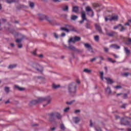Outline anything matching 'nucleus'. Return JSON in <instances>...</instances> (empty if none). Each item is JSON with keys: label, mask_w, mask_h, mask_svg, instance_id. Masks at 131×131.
Segmentation results:
<instances>
[{"label": "nucleus", "mask_w": 131, "mask_h": 131, "mask_svg": "<svg viewBox=\"0 0 131 131\" xmlns=\"http://www.w3.org/2000/svg\"><path fill=\"white\" fill-rule=\"evenodd\" d=\"M77 18H78V16H77V15H72L71 16V20H73V21H75V20H76Z\"/></svg>", "instance_id": "obj_25"}, {"label": "nucleus", "mask_w": 131, "mask_h": 131, "mask_svg": "<svg viewBox=\"0 0 131 131\" xmlns=\"http://www.w3.org/2000/svg\"><path fill=\"white\" fill-rule=\"evenodd\" d=\"M121 124L122 125H129L130 126H131L130 122L126 120L125 118H122L121 120Z\"/></svg>", "instance_id": "obj_7"}, {"label": "nucleus", "mask_w": 131, "mask_h": 131, "mask_svg": "<svg viewBox=\"0 0 131 131\" xmlns=\"http://www.w3.org/2000/svg\"><path fill=\"white\" fill-rule=\"evenodd\" d=\"M119 26H121V24H119L118 25L114 27V29L115 30L118 29V28H119Z\"/></svg>", "instance_id": "obj_44"}, {"label": "nucleus", "mask_w": 131, "mask_h": 131, "mask_svg": "<svg viewBox=\"0 0 131 131\" xmlns=\"http://www.w3.org/2000/svg\"><path fill=\"white\" fill-rule=\"evenodd\" d=\"M5 91L6 93H10V88L5 87Z\"/></svg>", "instance_id": "obj_39"}, {"label": "nucleus", "mask_w": 131, "mask_h": 131, "mask_svg": "<svg viewBox=\"0 0 131 131\" xmlns=\"http://www.w3.org/2000/svg\"><path fill=\"white\" fill-rule=\"evenodd\" d=\"M74 102H75V100H72L71 102H67L66 103L67 104V105H72V104H73Z\"/></svg>", "instance_id": "obj_40"}, {"label": "nucleus", "mask_w": 131, "mask_h": 131, "mask_svg": "<svg viewBox=\"0 0 131 131\" xmlns=\"http://www.w3.org/2000/svg\"><path fill=\"white\" fill-rule=\"evenodd\" d=\"M81 39V38L80 37H78L77 36H75L74 37H72L69 40V42H73V43H75L77 41H80V40Z\"/></svg>", "instance_id": "obj_5"}, {"label": "nucleus", "mask_w": 131, "mask_h": 131, "mask_svg": "<svg viewBox=\"0 0 131 131\" xmlns=\"http://www.w3.org/2000/svg\"><path fill=\"white\" fill-rule=\"evenodd\" d=\"M10 46L12 48H14V47H15V44H14V43H10Z\"/></svg>", "instance_id": "obj_62"}, {"label": "nucleus", "mask_w": 131, "mask_h": 131, "mask_svg": "<svg viewBox=\"0 0 131 131\" xmlns=\"http://www.w3.org/2000/svg\"><path fill=\"white\" fill-rule=\"evenodd\" d=\"M38 57L39 58H43V55L42 54H40Z\"/></svg>", "instance_id": "obj_64"}, {"label": "nucleus", "mask_w": 131, "mask_h": 131, "mask_svg": "<svg viewBox=\"0 0 131 131\" xmlns=\"http://www.w3.org/2000/svg\"><path fill=\"white\" fill-rule=\"evenodd\" d=\"M6 1L7 4H13V3H15V2H16L15 0H6Z\"/></svg>", "instance_id": "obj_30"}, {"label": "nucleus", "mask_w": 131, "mask_h": 131, "mask_svg": "<svg viewBox=\"0 0 131 131\" xmlns=\"http://www.w3.org/2000/svg\"><path fill=\"white\" fill-rule=\"evenodd\" d=\"M68 10H69V7L68 5H66L62 8V10L63 11V12H68Z\"/></svg>", "instance_id": "obj_24"}, {"label": "nucleus", "mask_w": 131, "mask_h": 131, "mask_svg": "<svg viewBox=\"0 0 131 131\" xmlns=\"http://www.w3.org/2000/svg\"><path fill=\"white\" fill-rule=\"evenodd\" d=\"M127 105V104L125 103L121 106V108H123V109H125V106Z\"/></svg>", "instance_id": "obj_49"}, {"label": "nucleus", "mask_w": 131, "mask_h": 131, "mask_svg": "<svg viewBox=\"0 0 131 131\" xmlns=\"http://www.w3.org/2000/svg\"><path fill=\"white\" fill-rule=\"evenodd\" d=\"M97 59H98V57H94L93 58L90 59V62H91V63H93V62H95V61H96Z\"/></svg>", "instance_id": "obj_37"}, {"label": "nucleus", "mask_w": 131, "mask_h": 131, "mask_svg": "<svg viewBox=\"0 0 131 131\" xmlns=\"http://www.w3.org/2000/svg\"><path fill=\"white\" fill-rule=\"evenodd\" d=\"M38 18L39 20H45V19H41L40 18H42L43 16H46L45 14H42L40 13L38 14Z\"/></svg>", "instance_id": "obj_31"}, {"label": "nucleus", "mask_w": 131, "mask_h": 131, "mask_svg": "<svg viewBox=\"0 0 131 131\" xmlns=\"http://www.w3.org/2000/svg\"><path fill=\"white\" fill-rule=\"evenodd\" d=\"M86 12H88V15L91 16V17H94V11L90 6L86 7L85 9Z\"/></svg>", "instance_id": "obj_6"}, {"label": "nucleus", "mask_w": 131, "mask_h": 131, "mask_svg": "<svg viewBox=\"0 0 131 131\" xmlns=\"http://www.w3.org/2000/svg\"><path fill=\"white\" fill-rule=\"evenodd\" d=\"M129 74V73H124L123 74H122V75L123 76H128V75Z\"/></svg>", "instance_id": "obj_52"}, {"label": "nucleus", "mask_w": 131, "mask_h": 131, "mask_svg": "<svg viewBox=\"0 0 131 131\" xmlns=\"http://www.w3.org/2000/svg\"><path fill=\"white\" fill-rule=\"evenodd\" d=\"M83 71L86 73H91V72H92V70H89V69H84Z\"/></svg>", "instance_id": "obj_29"}, {"label": "nucleus", "mask_w": 131, "mask_h": 131, "mask_svg": "<svg viewBox=\"0 0 131 131\" xmlns=\"http://www.w3.org/2000/svg\"><path fill=\"white\" fill-rule=\"evenodd\" d=\"M84 21H85V19H82L81 20L79 21V24H82V23H83V22H84Z\"/></svg>", "instance_id": "obj_57"}, {"label": "nucleus", "mask_w": 131, "mask_h": 131, "mask_svg": "<svg viewBox=\"0 0 131 131\" xmlns=\"http://www.w3.org/2000/svg\"><path fill=\"white\" fill-rule=\"evenodd\" d=\"M17 67V64H10L8 67V69H14V68H16Z\"/></svg>", "instance_id": "obj_19"}, {"label": "nucleus", "mask_w": 131, "mask_h": 131, "mask_svg": "<svg viewBox=\"0 0 131 131\" xmlns=\"http://www.w3.org/2000/svg\"><path fill=\"white\" fill-rule=\"evenodd\" d=\"M60 128L62 130H65V129H66V127L64 125V124H60Z\"/></svg>", "instance_id": "obj_36"}, {"label": "nucleus", "mask_w": 131, "mask_h": 131, "mask_svg": "<svg viewBox=\"0 0 131 131\" xmlns=\"http://www.w3.org/2000/svg\"><path fill=\"white\" fill-rule=\"evenodd\" d=\"M104 51L105 53H108V52L109 51V49L108 48L104 47Z\"/></svg>", "instance_id": "obj_46"}, {"label": "nucleus", "mask_w": 131, "mask_h": 131, "mask_svg": "<svg viewBox=\"0 0 131 131\" xmlns=\"http://www.w3.org/2000/svg\"><path fill=\"white\" fill-rule=\"evenodd\" d=\"M84 47L86 48V49H88V50L91 53H92L94 54V49H93V47L91 46V45L89 43H84Z\"/></svg>", "instance_id": "obj_8"}, {"label": "nucleus", "mask_w": 131, "mask_h": 131, "mask_svg": "<svg viewBox=\"0 0 131 131\" xmlns=\"http://www.w3.org/2000/svg\"><path fill=\"white\" fill-rule=\"evenodd\" d=\"M124 51L127 56H129V54H130V50H128V48L125 47Z\"/></svg>", "instance_id": "obj_23"}, {"label": "nucleus", "mask_w": 131, "mask_h": 131, "mask_svg": "<svg viewBox=\"0 0 131 131\" xmlns=\"http://www.w3.org/2000/svg\"><path fill=\"white\" fill-rule=\"evenodd\" d=\"M29 5L31 9H33L34 8V3H33V2H29Z\"/></svg>", "instance_id": "obj_26"}, {"label": "nucleus", "mask_w": 131, "mask_h": 131, "mask_svg": "<svg viewBox=\"0 0 131 131\" xmlns=\"http://www.w3.org/2000/svg\"><path fill=\"white\" fill-rule=\"evenodd\" d=\"M52 88L53 89H54V90H57V89H59L60 88H61V85H57L55 83H53L52 84Z\"/></svg>", "instance_id": "obj_20"}, {"label": "nucleus", "mask_w": 131, "mask_h": 131, "mask_svg": "<svg viewBox=\"0 0 131 131\" xmlns=\"http://www.w3.org/2000/svg\"><path fill=\"white\" fill-rule=\"evenodd\" d=\"M79 8L78 6H74L73 7L72 12L74 13H78Z\"/></svg>", "instance_id": "obj_17"}, {"label": "nucleus", "mask_w": 131, "mask_h": 131, "mask_svg": "<svg viewBox=\"0 0 131 131\" xmlns=\"http://www.w3.org/2000/svg\"><path fill=\"white\" fill-rule=\"evenodd\" d=\"M100 74V78L101 79H102V80H104V72H99Z\"/></svg>", "instance_id": "obj_28"}, {"label": "nucleus", "mask_w": 131, "mask_h": 131, "mask_svg": "<svg viewBox=\"0 0 131 131\" xmlns=\"http://www.w3.org/2000/svg\"><path fill=\"white\" fill-rule=\"evenodd\" d=\"M75 113L76 114H77V113H79L80 112V110H75Z\"/></svg>", "instance_id": "obj_56"}, {"label": "nucleus", "mask_w": 131, "mask_h": 131, "mask_svg": "<svg viewBox=\"0 0 131 131\" xmlns=\"http://www.w3.org/2000/svg\"><path fill=\"white\" fill-rule=\"evenodd\" d=\"M99 58L100 59L101 61H103L104 60V57H103L102 56H100Z\"/></svg>", "instance_id": "obj_61"}, {"label": "nucleus", "mask_w": 131, "mask_h": 131, "mask_svg": "<svg viewBox=\"0 0 131 131\" xmlns=\"http://www.w3.org/2000/svg\"><path fill=\"white\" fill-rule=\"evenodd\" d=\"M67 49H69V50H70L71 51H75L76 48H75V47L72 46V45H70V46H68L67 47Z\"/></svg>", "instance_id": "obj_22"}, {"label": "nucleus", "mask_w": 131, "mask_h": 131, "mask_svg": "<svg viewBox=\"0 0 131 131\" xmlns=\"http://www.w3.org/2000/svg\"><path fill=\"white\" fill-rule=\"evenodd\" d=\"M54 3H60L62 2V0H52Z\"/></svg>", "instance_id": "obj_53"}, {"label": "nucleus", "mask_w": 131, "mask_h": 131, "mask_svg": "<svg viewBox=\"0 0 131 131\" xmlns=\"http://www.w3.org/2000/svg\"><path fill=\"white\" fill-rule=\"evenodd\" d=\"M130 24H131V19H129L127 23H125L124 25L125 26H129Z\"/></svg>", "instance_id": "obj_32"}, {"label": "nucleus", "mask_w": 131, "mask_h": 131, "mask_svg": "<svg viewBox=\"0 0 131 131\" xmlns=\"http://www.w3.org/2000/svg\"><path fill=\"white\" fill-rule=\"evenodd\" d=\"M95 28L96 30H98L99 33H101V34L103 33V31L102 30V28H101V26H100V25H99L98 24H96Z\"/></svg>", "instance_id": "obj_10"}, {"label": "nucleus", "mask_w": 131, "mask_h": 131, "mask_svg": "<svg viewBox=\"0 0 131 131\" xmlns=\"http://www.w3.org/2000/svg\"><path fill=\"white\" fill-rule=\"evenodd\" d=\"M17 46L18 49H22V47L23 45H22V41H23V39L25 38V36L24 35L21 34L20 33H17Z\"/></svg>", "instance_id": "obj_3"}, {"label": "nucleus", "mask_w": 131, "mask_h": 131, "mask_svg": "<svg viewBox=\"0 0 131 131\" xmlns=\"http://www.w3.org/2000/svg\"><path fill=\"white\" fill-rule=\"evenodd\" d=\"M60 30L66 31V32H69L70 31L69 29L66 28H60Z\"/></svg>", "instance_id": "obj_35"}, {"label": "nucleus", "mask_w": 131, "mask_h": 131, "mask_svg": "<svg viewBox=\"0 0 131 131\" xmlns=\"http://www.w3.org/2000/svg\"><path fill=\"white\" fill-rule=\"evenodd\" d=\"M126 44L128 45H131V38H128V40L126 41Z\"/></svg>", "instance_id": "obj_38"}, {"label": "nucleus", "mask_w": 131, "mask_h": 131, "mask_svg": "<svg viewBox=\"0 0 131 131\" xmlns=\"http://www.w3.org/2000/svg\"><path fill=\"white\" fill-rule=\"evenodd\" d=\"M46 101H48V103L50 104L52 101V98L50 96L46 97H39L37 100L31 101L29 104V105L31 107L32 106H34V105L38 104V103H42V102H46Z\"/></svg>", "instance_id": "obj_1"}, {"label": "nucleus", "mask_w": 131, "mask_h": 131, "mask_svg": "<svg viewBox=\"0 0 131 131\" xmlns=\"http://www.w3.org/2000/svg\"><path fill=\"white\" fill-rule=\"evenodd\" d=\"M105 79H106L107 84H112V83H114V81H113L110 78H105Z\"/></svg>", "instance_id": "obj_15"}, {"label": "nucleus", "mask_w": 131, "mask_h": 131, "mask_svg": "<svg viewBox=\"0 0 131 131\" xmlns=\"http://www.w3.org/2000/svg\"><path fill=\"white\" fill-rule=\"evenodd\" d=\"M56 129V128L55 127H51L50 128V130L51 131H54Z\"/></svg>", "instance_id": "obj_58"}, {"label": "nucleus", "mask_w": 131, "mask_h": 131, "mask_svg": "<svg viewBox=\"0 0 131 131\" xmlns=\"http://www.w3.org/2000/svg\"><path fill=\"white\" fill-rule=\"evenodd\" d=\"M77 86L75 83H71L68 86V91L71 95L72 94H75L76 93V89Z\"/></svg>", "instance_id": "obj_4"}, {"label": "nucleus", "mask_w": 131, "mask_h": 131, "mask_svg": "<svg viewBox=\"0 0 131 131\" xmlns=\"http://www.w3.org/2000/svg\"><path fill=\"white\" fill-rule=\"evenodd\" d=\"M105 91L108 95H111L112 94V90H111V88L110 87L107 86L105 89Z\"/></svg>", "instance_id": "obj_13"}, {"label": "nucleus", "mask_w": 131, "mask_h": 131, "mask_svg": "<svg viewBox=\"0 0 131 131\" xmlns=\"http://www.w3.org/2000/svg\"><path fill=\"white\" fill-rule=\"evenodd\" d=\"M94 39L95 40V41H99V39H100V37H99V35H96L94 36Z\"/></svg>", "instance_id": "obj_34"}, {"label": "nucleus", "mask_w": 131, "mask_h": 131, "mask_svg": "<svg viewBox=\"0 0 131 131\" xmlns=\"http://www.w3.org/2000/svg\"><path fill=\"white\" fill-rule=\"evenodd\" d=\"M48 116L50 121H54L55 118H56L58 120H61L62 117V115L58 112L50 113L48 114Z\"/></svg>", "instance_id": "obj_2"}, {"label": "nucleus", "mask_w": 131, "mask_h": 131, "mask_svg": "<svg viewBox=\"0 0 131 131\" xmlns=\"http://www.w3.org/2000/svg\"><path fill=\"white\" fill-rule=\"evenodd\" d=\"M75 52H77V53H81V50L76 48Z\"/></svg>", "instance_id": "obj_54"}, {"label": "nucleus", "mask_w": 131, "mask_h": 131, "mask_svg": "<svg viewBox=\"0 0 131 131\" xmlns=\"http://www.w3.org/2000/svg\"><path fill=\"white\" fill-rule=\"evenodd\" d=\"M69 110H70V107H66L64 110V112L67 113V112H68V111H69Z\"/></svg>", "instance_id": "obj_42"}, {"label": "nucleus", "mask_w": 131, "mask_h": 131, "mask_svg": "<svg viewBox=\"0 0 131 131\" xmlns=\"http://www.w3.org/2000/svg\"><path fill=\"white\" fill-rule=\"evenodd\" d=\"M85 27L86 28V29H91L92 28V27L91 26V23L87 22L85 25Z\"/></svg>", "instance_id": "obj_21"}, {"label": "nucleus", "mask_w": 131, "mask_h": 131, "mask_svg": "<svg viewBox=\"0 0 131 131\" xmlns=\"http://www.w3.org/2000/svg\"><path fill=\"white\" fill-rule=\"evenodd\" d=\"M113 56L114 57L115 59H118V58H119V56L116 54H113Z\"/></svg>", "instance_id": "obj_51"}, {"label": "nucleus", "mask_w": 131, "mask_h": 131, "mask_svg": "<svg viewBox=\"0 0 131 131\" xmlns=\"http://www.w3.org/2000/svg\"><path fill=\"white\" fill-rule=\"evenodd\" d=\"M65 35H66V34H65L64 33H63L61 34V36L62 37H64V36H65Z\"/></svg>", "instance_id": "obj_60"}, {"label": "nucleus", "mask_w": 131, "mask_h": 131, "mask_svg": "<svg viewBox=\"0 0 131 131\" xmlns=\"http://www.w3.org/2000/svg\"><path fill=\"white\" fill-rule=\"evenodd\" d=\"M81 18L83 20H86V15L85 14V12L82 11L81 13Z\"/></svg>", "instance_id": "obj_16"}, {"label": "nucleus", "mask_w": 131, "mask_h": 131, "mask_svg": "<svg viewBox=\"0 0 131 131\" xmlns=\"http://www.w3.org/2000/svg\"><path fill=\"white\" fill-rule=\"evenodd\" d=\"M107 60H108V61H109V62H111L112 63H116V60H114L110 57H108Z\"/></svg>", "instance_id": "obj_27"}, {"label": "nucleus", "mask_w": 131, "mask_h": 131, "mask_svg": "<svg viewBox=\"0 0 131 131\" xmlns=\"http://www.w3.org/2000/svg\"><path fill=\"white\" fill-rule=\"evenodd\" d=\"M95 130L96 131H102V129H101V127H95Z\"/></svg>", "instance_id": "obj_45"}, {"label": "nucleus", "mask_w": 131, "mask_h": 131, "mask_svg": "<svg viewBox=\"0 0 131 131\" xmlns=\"http://www.w3.org/2000/svg\"><path fill=\"white\" fill-rule=\"evenodd\" d=\"M124 30H125V28H124V27H123V26H121V30L120 31L122 32V31H124Z\"/></svg>", "instance_id": "obj_47"}, {"label": "nucleus", "mask_w": 131, "mask_h": 131, "mask_svg": "<svg viewBox=\"0 0 131 131\" xmlns=\"http://www.w3.org/2000/svg\"><path fill=\"white\" fill-rule=\"evenodd\" d=\"M17 89L18 90V91H20V92H23V91H25V88L19 87V86H17Z\"/></svg>", "instance_id": "obj_33"}, {"label": "nucleus", "mask_w": 131, "mask_h": 131, "mask_svg": "<svg viewBox=\"0 0 131 131\" xmlns=\"http://www.w3.org/2000/svg\"><path fill=\"white\" fill-rule=\"evenodd\" d=\"M115 89H117V90H119L120 89H122V86H120V85H117V86H114Z\"/></svg>", "instance_id": "obj_43"}, {"label": "nucleus", "mask_w": 131, "mask_h": 131, "mask_svg": "<svg viewBox=\"0 0 131 131\" xmlns=\"http://www.w3.org/2000/svg\"><path fill=\"white\" fill-rule=\"evenodd\" d=\"M17 7H18V9H21V8H24V5L18 4Z\"/></svg>", "instance_id": "obj_50"}, {"label": "nucleus", "mask_w": 131, "mask_h": 131, "mask_svg": "<svg viewBox=\"0 0 131 131\" xmlns=\"http://www.w3.org/2000/svg\"><path fill=\"white\" fill-rule=\"evenodd\" d=\"M36 70H37V71H39V72H42V70L38 68H36Z\"/></svg>", "instance_id": "obj_55"}, {"label": "nucleus", "mask_w": 131, "mask_h": 131, "mask_svg": "<svg viewBox=\"0 0 131 131\" xmlns=\"http://www.w3.org/2000/svg\"><path fill=\"white\" fill-rule=\"evenodd\" d=\"M73 120L74 122L76 123V124H77V123H78L79 121H80V119H79V118L78 117H75L73 118Z\"/></svg>", "instance_id": "obj_14"}, {"label": "nucleus", "mask_w": 131, "mask_h": 131, "mask_svg": "<svg viewBox=\"0 0 131 131\" xmlns=\"http://www.w3.org/2000/svg\"><path fill=\"white\" fill-rule=\"evenodd\" d=\"M33 55H34V56H36V51H34L32 53Z\"/></svg>", "instance_id": "obj_59"}, {"label": "nucleus", "mask_w": 131, "mask_h": 131, "mask_svg": "<svg viewBox=\"0 0 131 131\" xmlns=\"http://www.w3.org/2000/svg\"><path fill=\"white\" fill-rule=\"evenodd\" d=\"M123 99H127V94L124 93L122 96Z\"/></svg>", "instance_id": "obj_41"}, {"label": "nucleus", "mask_w": 131, "mask_h": 131, "mask_svg": "<svg viewBox=\"0 0 131 131\" xmlns=\"http://www.w3.org/2000/svg\"><path fill=\"white\" fill-rule=\"evenodd\" d=\"M116 34V32L114 31H111V32H106V35H108V36H110L111 37H112V36H114Z\"/></svg>", "instance_id": "obj_12"}, {"label": "nucleus", "mask_w": 131, "mask_h": 131, "mask_svg": "<svg viewBox=\"0 0 131 131\" xmlns=\"http://www.w3.org/2000/svg\"><path fill=\"white\" fill-rule=\"evenodd\" d=\"M53 35H54V37H55L56 38H59V36H58V34H57L56 33H54Z\"/></svg>", "instance_id": "obj_48"}, {"label": "nucleus", "mask_w": 131, "mask_h": 131, "mask_svg": "<svg viewBox=\"0 0 131 131\" xmlns=\"http://www.w3.org/2000/svg\"><path fill=\"white\" fill-rule=\"evenodd\" d=\"M115 118L116 119H119V118H120V117H119V116L116 115L115 116Z\"/></svg>", "instance_id": "obj_63"}, {"label": "nucleus", "mask_w": 131, "mask_h": 131, "mask_svg": "<svg viewBox=\"0 0 131 131\" xmlns=\"http://www.w3.org/2000/svg\"><path fill=\"white\" fill-rule=\"evenodd\" d=\"M110 48H113V49H116L117 50H118L119 49H120V47L118 46L117 45H111L110 46Z\"/></svg>", "instance_id": "obj_18"}, {"label": "nucleus", "mask_w": 131, "mask_h": 131, "mask_svg": "<svg viewBox=\"0 0 131 131\" xmlns=\"http://www.w3.org/2000/svg\"><path fill=\"white\" fill-rule=\"evenodd\" d=\"M40 19H45V20H47V21H48V22H49L50 24H52V23H53V20L51 19V18H50V17L47 15H43L42 17L40 18Z\"/></svg>", "instance_id": "obj_9"}, {"label": "nucleus", "mask_w": 131, "mask_h": 131, "mask_svg": "<svg viewBox=\"0 0 131 131\" xmlns=\"http://www.w3.org/2000/svg\"><path fill=\"white\" fill-rule=\"evenodd\" d=\"M110 21H117L118 20V15H114L112 16L111 18H109Z\"/></svg>", "instance_id": "obj_11"}]
</instances>
